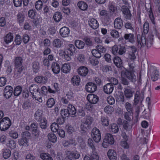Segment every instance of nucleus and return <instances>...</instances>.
Masks as SVG:
<instances>
[{"label": "nucleus", "mask_w": 160, "mask_h": 160, "mask_svg": "<svg viewBox=\"0 0 160 160\" xmlns=\"http://www.w3.org/2000/svg\"><path fill=\"white\" fill-rule=\"evenodd\" d=\"M122 73H121V82L122 84L125 86H128L129 84V82L125 78V76H123Z\"/></svg>", "instance_id": "48"}, {"label": "nucleus", "mask_w": 160, "mask_h": 160, "mask_svg": "<svg viewBox=\"0 0 160 160\" xmlns=\"http://www.w3.org/2000/svg\"><path fill=\"white\" fill-rule=\"evenodd\" d=\"M114 140L112 135L110 133L107 134L103 140L102 145L104 148H107L109 144H113Z\"/></svg>", "instance_id": "2"}, {"label": "nucleus", "mask_w": 160, "mask_h": 160, "mask_svg": "<svg viewBox=\"0 0 160 160\" xmlns=\"http://www.w3.org/2000/svg\"><path fill=\"white\" fill-rule=\"evenodd\" d=\"M75 48L73 45L69 44L67 46L66 49L65 51H68V52L70 53L71 55H73L75 52Z\"/></svg>", "instance_id": "23"}, {"label": "nucleus", "mask_w": 160, "mask_h": 160, "mask_svg": "<svg viewBox=\"0 0 160 160\" xmlns=\"http://www.w3.org/2000/svg\"><path fill=\"white\" fill-rule=\"evenodd\" d=\"M52 69L53 72L56 74L58 73L60 71V68L57 63L53 62L52 64Z\"/></svg>", "instance_id": "19"}, {"label": "nucleus", "mask_w": 160, "mask_h": 160, "mask_svg": "<svg viewBox=\"0 0 160 160\" xmlns=\"http://www.w3.org/2000/svg\"><path fill=\"white\" fill-rule=\"evenodd\" d=\"M134 72L126 70L125 71H122L121 73H122L123 76H125L131 82H134L136 81V76Z\"/></svg>", "instance_id": "3"}, {"label": "nucleus", "mask_w": 160, "mask_h": 160, "mask_svg": "<svg viewBox=\"0 0 160 160\" xmlns=\"http://www.w3.org/2000/svg\"><path fill=\"white\" fill-rule=\"evenodd\" d=\"M114 27L115 28L121 29L123 26L122 21L120 18H118L115 19L114 23Z\"/></svg>", "instance_id": "17"}, {"label": "nucleus", "mask_w": 160, "mask_h": 160, "mask_svg": "<svg viewBox=\"0 0 160 160\" xmlns=\"http://www.w3.org/2000/svg\"><path fill=\"white\" fill-rule=\"evenodd\" d=\"M96 48L100 52L102 53H105L106 50V48L104 47L101 45L97 46Z\"/></svg>", "instance_id": "61"}, {"label": "nucleus", "mask_w": 160, "mask_h": 160, "mask_svg": "<svg viewBox=\"0 0 160 160\" xmlns=\"http://www.w3.org/2000/svg\"><path fill=\"white\" fill-rule=\"evenodd\" d=\"M11 125V121L8 117H5L0 121V130L4 131L7 130Z\"/></svg>", "instance_id": "1"}, {"label": "nucleus", "mask_w": 160, "mask_h": 160, "mask_svg": "<svg viewBox=\"0 0 160 160\" xmlns=\"http://www.w3.org/2000/svg\"><path fill=\"white\" fill-rule=\"evenodd\" d=\"M14 42L16 45H19L22 42V38L18 34H17L15 38Z\"/></svg>", "instance_id": "60"}, {"label": "nucleus", "mask_w": 160, "mask_h": 160, "mask_svg": "<svg viewBox=\"0 0 160 160\" xmlns=\"http://www.w3.org/2000/svg\"><path fill=\"white\" fill-rule=\"evenodd\" d=\"M91 98L92 100H91V108H92V106L91 104H95L98 102L99 98L96 95L93 94L91 93Z\"/></svg>", "instance_id": "37"}, {"label": "nucleus", "mask_w": 160, "mask_h": 160, "mask_svg": "<svg viewBox=\"0 0 160 160\" xmlns=\"http://www.w3.org/2000/svg\"><path fill=\"white\" fill-rule=\"evenodd\" d=\"M13 37L11 33H9L4 38V40L6 43L8 44L13 40Z\"/></svg>", "instance_id": "21"}, {"label": "nucleus", "mask_w": 160, "mask_h": 160, "mask_svg": "<svg viewBox=\"0 0 160 160\" xmlns=\"http://www.w3.org/2000/svg\"><path fill=\"white\" fill-rule=\"evenodd\" d=\"M40 158L43 160H53L50 155L45 153H42L40 154Z\"/></svg>", "instance_id": "35"}, {"label": "nucleus", "mask_w": 160, "mask_h": 160, "mask_svg": "<svg viewBox=\"0 0 160 160\" xmlns=\"http://www.w3.org/2000/svg\"><path fill=\"white\" fill-rule=\"evenodd\" d=\"M48 137L49 140L52 142L55 143L57 141V137L52 132L48 133Z\"/></svg>", "instance_id": "39"}, {"label": "nucleus", "mask_w": 160, "mask_h": 160, "mask_svg": "<svg viewBox=\"0 0 160 160\" xmlns=\"http://www.w3.org/2000/svg\"><path fill=\"white\" fill-rule=\"evenodd\" d=\"M51 129L53 132H57L59 129L58 125L57 123H53L51 125Z\"/></svg>", "instance_id": "51"}, {"label": "nucleus", "mask_w": 160, "mask_h": 160, "mask_svg": "<svg viewBox=\"0 0 160 160\" xmlns=\"http://www.w3.org/2000/svg\"><path fill=\"white\" fill-rule=\"evenodd\" d=\"M18 142L20 145L26 146L27 145L28 140L22 137L18 140Z\"/></svg>", "instance_id": "53"}, {"label": "nucleus", "mask_w": 160, "mask_h": 160, "mask_svg": "<svg viewBox=\"0 0 160 160\" xmlns=\"http://www.w3.org/2000/svg\"><path fill=\"white\" fill-rule=\"evenodd\" d=\"M70 70V66L68 64L65 63L62 65L61 68V71L64 73H67Z\"/></svg>", "instance_id": "38"}, {"label": "nucleus", "mask_w": 160, "mask_h": 160, "mask_svg": "<svg viewBox=\"0 0 160 160\" xmlns=\"http://www.w3.org/2000/svg\"><path fill=\"white\" fill-rule=\"evenodd\" d=\"M42 111L40 110H38L34 114L35 119L37 121L44 118L42 117Z\"/></svg>", "instance_id": "26"}, {"label": "nucleus", "mask_w": 160, "mask_h": 160, "mask_svg": "<svg viewBox=\"0 0 160 160\" xmlns=\"http://www.w3.org/2000/svg\"><path fill=\"white\" fill-rule=\"evenodd\" d=\"M108 157L110 160H116L117 158L116 152L114 150L110 149L107 153Z\"/></svg>", "instance_id": "15"}, {"label": "nucleus", "mask_w": 160, "mask_h": 160, "mask_svg": "<svg viewBox=\"0 0 160 160\" xmlns=\"http://www.w3.org/2000/svg\"><path fill=\"white\" fill-rule=\"evenodd\" d=\"M101 121L104 126H108L109 125V121L107 117H102Z\"/></svg>", "instance_id": "56"}, {"label": "nucleus", "mask_w": 160, "mask_h": 160, "mask_svg": "<svg viewBox=\"0 0 160 160\" xmlns=\"http://www.w3.org/2000/svg\"><path fill=\"white\" fill-rule=\"evenodd\" d=\"M22 63V59L21 57H17L15 60V64L16 68L20 67Z\"/></svg>", "instance_id": "32"}, {"label": "nucleus", "mask_w": 160, "mask_h": 160, "mask_svg": "<svg viewBox=\"0 0 160 160\" xmlns=\"http://www.w3.org/2000/svg\"><path fill=\"white\" fill-rule=\"evenodd\" d=\"M31 103L29 101L27 100L24 102L22 105V108L24 109H27L31 106Z\"/></svg>", "instance_id": "59"}, {"label": "nucleus", "mask_w": 160, "mask_h": 160, "mask_svg": "<svg viewBox=\"0 0 160 160\" xmlns=\"http://www.w3.org/2000/svg\"><path fill=\"white\" fill-rule=\"evenodd\" d=\"M77 5L80 9L83 11L86 10L88 8V5L86 3L82 1L79 2L77 3Z\"/></svg>", "instance_id": "31"}, {"label": "nucleus", "mask_w": 160, "mask_h": 160, "mask_svg": "<svg viewBox=\"0 0 160 160\" xmlns=\"http://www.w3.org/2000/svg\"><path fill=\"white\" fill-rule=\"evenodd\" d=\"M78 71L79 74L82 76H85L88 74V70L85 67L82 66L78 69Z\"/></svg>", "instance_id": "18"}, {"label": "nucleus", "mask_w": 160, "mask_h": 160, "mask_svg": "<svg viewBox=\"0 0 160 160\" xmlns=\"http://www.w3.org/2000/svg\"><path fill=\"white\" fill-rule=\"evenodd\" d=\"M43 3L41 0H39L37 1L35 3V7L38 10H40L42 8Z\"/></svg>", "instance_id": "58"}, {"label": "nucleus", "mask_w": 160, "mask_h": 160, "mask_svg": "<svg viewBox=\"0 0 160 160\" xmlns=\"http://www.w3.org/2000/svg\"><path fill=\"white\" fill-rule=\"evenodd\" d=\"M113 61L114 63L118 67L120 68L122 66V60L119 57H114Z\"/></svg>", "instance_id": "25"}, {"label": "nucleus", "mask_w": 160, "mask_h": 160, "mask_svg": "<svg viewBox=\"0 0 160 160\" xmlns=\"http://www.w3.org/2000/svg\"><path fill=\"white\" fill-rule=\"evenodd\" d=\"M32 67L34 71L37 72L39 68V64L38 62L35 61L32 63Z\"/></svg>", "instance_id": "52"}, {"label": "nucleus", "mask_w": 160, "mask_h": 160, "mask_svg": "<svg viewBox=\"0 0 160 160\" xmlns=\"http://www.w3.org/2000/svg\"><path fill=\"white\" fill-rule=\"evenodd\" d=\"M124 38L125 39L128 40L129 42L132 43L135 42V38L133 34H126L124 35Z\"/></svg>", "instance_id": "29"}, {"label": "nucleus", "mask_w": 160, "mask_h": 160, "mask_svg": "<svg viewBox=\"0 0 160 160\" xmlns=\"http://www.w3.org/2000/svg\"><path fill=\"white\" fill-rule=\"evenodd\" d=\"M39 87L35 84L31 85L29 87L30 92L32 94H34V92L38 91L39 90Z\"/></svg>", "instance_id": "42"}, {"label": "nucleus", "mask_w": 160, "mask_h": 160, "mask_svg": "<svg viewBox=\"0 0 160 160\" xmlns=\"http://www.w3.org/2000/svg\"><path fill=\"white\" fill-rule=\"evenodd\" d=\"M128 54V58L131 60L134 61L136 58L135 53L137 51V48L134 46L129 47L127 48Z\"/></svg>", "instance_id": "7"}, {"label": "nucleus", "mask_w": 160, "mask_h": 160, "mask_svg": "<svg viewBox=\"0 0 160 160\" xmlns=\"http://www.w3.org/2000/svg\"><path fill=\"white\" fill-rule=\"evenodd\" d=\"M159 76V74L158 71L155 70L152 72L151 79L153 81H155L158 79Z\"/></svg>", "instance_id": "45"}, {"label": "nucleus", "mask_w": 160, "mask_h": 160, "mask_svg": "<svg viewBox=\"0 0 160 160\" xmlns=\"http://www.w3.org/2000/svg\"><path fill=\"white\" fill-rule=\"evenodd\" d=\"M34 80L36 82L38 83H45L47 82L46 78L42 76L36 77L35 78Z\"/></svg>", "instance_id": "24"}, {"label": "nucleus", "mask_w": 160, "mask_h": 160, "mask_svg": "<svg viewBox=\"0 0 160 160\" xmlns=\"http://www.w3.org/2000/svg\"><path fill=\"white\" fill-rule=\"evenodd\" d=\"M121 10L124 14L126 19L128 20L130 19L132 15L128 8L125 6H122V7Z\"/></svg>", "instance_id": "12"}, {"label": "nucleus", "mask_w": 160, "mask_h": 160, "mask_svg": "<svg viewBox=\"0 0 160 160\" xmlns=\"http://www.w3.org/2000/svg\"><path fill=\"white\" fill-rule=\"evenodd\" d=\"M134 93V91L129 87H127L124 88V94L127 98L130 99L132 97Z\"/></svg>", "instance_id": "11"}, {"label": "nucleus", "mask_w": 160, "mask_h": 160, "mask_svg": "<svg viewBox=\"0 0 160 160\" xmlns=\"http://www.w3.org/2000/svg\"><path fill=\"white\" fill-rule=\"evenodd\" d=\"M98 26V24L96 20L94 18L91 19V28L92 29H95Z\"/></svg>", "instance_id": "41"}, {"label": "nucleus", "mask_w": 160, "mask_h": 160, "mask_svg": "<svg viewBox=\"0 0 160 160\" xmlns=\"http://www.w3.org/2000/svg\"><path fill=\"white\" fill-rule=\"evenodd\" d=\"M17 70L15 72L14 77L16 78H18L22 76L24 74V68L22 66L19 68H17Z\"/></svg>", "instance_id": "14"}, {"label": "nucleus", "mask_w": 160, "mask_h": 160, "mask_svg": "<svg viewBox=\"0 0 160 160\" xmlns=\"http://www.w3.org/2000/svg\"><path fill=\"white\" fill-rule=\"evenodd\" d=\"M11 155V152L8 149H5L3 153V157L5 159L9 158Z\"/></svg>", "instance_id": "49"}, {"label": "nucleus", "mask_w": 160, "mask_h": 160, "mask_svg": "<svg viewBox=\"0 0 160 160\" xmlns=\"http://www.w3.org/2000/svg\"><path fill=\"white\" fill-rule=\"evenodd\" d=\"M144 98V91H142L140 92L139 91H137L135 95L134 104L136 105L139 101L142 102Z\"/></svg>", "instance_id": "6"}, {"label": "nucleus", "mask_w": 160, "mask_h": 160, "mask_svg": "<svg viewBox=\"0 0 160 160\" xmlns=\"http://www.w3.org/2000/svg\"><path fill=\"white\" fill-rule=\"evenodd\" d=\"M103 90L105 93L110 94L113 90V86L111 83H107L103 87Z\"/></svg>", "instance_id": "13"}, {"label": "nucleus", "mask_w": 160, "mask_h": 160, "mask_svg": "<svg viewBox=\"0 0 160 160\" xmlns=\"http://www.w3.org/2000/svg\"><path fill=\"white\" fill-rule=\"evenodd\" d=\"M125 107L128 112H133V107L131 104L127 102L125 104Z\"/></svg>", "instance_id": "57"}, {"label": "nucleus", "mask_w": 160, "mask_h": 160, "mask_svg": "<svg viewBox=\"0 0 160 160\" xmlns=\"http://www.w3.org/2000/svg\"><path fill=\"white\" fill-rule=\"evenodd\" d=\"M52 43L55 47L59 48L62 45L63 42L60 39H56L53 40Z\"/></svg>", "instance_id": "34"}, {"label": "nucleus", "mask_w": 160, "mask_h": 160, "mask_svg": "<svg viewBox=\"0 0 160 160\" xmlns=\"http://www.w3.org/2000/svg\"><path fill=\"white\" fill-rule=\"evenodd\" d=\"M9 134L10 137L15 139L17 138L18 136V133L13 130L10 131Z\"/></svg>", "instance_id": "63"}, {"label": "nucleus", "mask_w": 160, "mask_h": 160, "mask_svg": "<svg viewBox=\"0 0 160 160\" xmlns=\"http://www.w3.org/2000/svg\"><path fill=\"white\" fill-rule=\"evenodd\" d=\"M31 136V133L28 131L24 132L22 133V137L28 140Z\"/></svg>", "instance_id": "64"}, {"label": "nucleus", "mask_w": 160, "mask_h": 160, "mask_svg": "<svg viewBox=\"0 0 160 160\" xmlns=\"http://www.w3.org/2000/svg\"><path fill=\"white\" fill-rule=\"evenodd\" d=\"M98 152L93 144L91 142V160H99Z\"/></svg>", "instance_id": "8"}, {"label": "nucleus", "mask_w": 160, "mask_h": 160, "mask_svg": "<svg viewBox=\"0 0 160 160\" xmlns=\"http://www.w3.org/2000/svg\"><path fill=\"white\" fill-rule=\"evenodd\" d=\"M90 117H88L85 122L82 123L80 127V131L81 133L87 132L90 129Z\"/></svg>", "instance_id": "4"}, {"label": "nucleus", "mask_w": 160, "mask_h": 160, "mask_svg": "<svg viewBox=\"0 0 160 160\" xmlns=\"http://www.w3.org/2000/svg\"><path fill=\"white\" fill-rule=\"evenodd\" d=\"M22 91V88L19 86H18L15 88L13 94L15 96H18L21 93Z\"/></svg>", "instance_id": "55"}, {"label": "nucleus", "mask_w": 160, "mask_h": 160, "mask_svg": "<svg viewBox=\"0 0 160 160\" xmlns=\"http://www.w3.org/2000/svg\"><path fill=\"white\" fill-rule=\"evenodd\" d=\"M112 131L113 133H116L119 131V128L117 125L116 124H112L111 126Z\"/></svg>", "instance_id": "62"}, {"label": "nucleus", "mask_w": 160, "mask_h": 160, "mask_svg": "<svg viewBox=\"0 0 160 160\" xmlns=\"http://www.w3.org/2000/svg\"><path fill=\"white\" fill-rule=\"evenodd\" d=\"M55 101L53 98H51L47 100L46 105L48 108H52L55 104Z\"/></svg>", "instance_id": "43"}, {"label": "nucleus", "mask_w": 160, "mask_h": 160, "mask_svg": "<svg viewBox=\"0 0 160 160\" xmlns=\"http://www.w3.org/2000/svg\"><path fill=\"white\" fill-rule=\"evenodd\" d=\"M61 114L62 117H68L70 116L68 109H63L61 111Z\"/></svg>", "instance_id": "54"}, {"label": "nucleus", "mask_w": 160, "mask_h": 160, "mask_svg": "<svg viewBox=\"0 0 160 160\" xmlns=\"http://www.w3.org/2000/svg\"><path fill=\"white\" fill-rule=\"evenodd\" d=\"M60 35L63 37H67L69 33V29L66 27L61 28L60 30Z\"/></svg>", "instance_id": "16"}, {"label": "nucleus", "mask_w": 160, "mask_h": 160, "mask_svg": "<svg viewBox=\"0 0 160 160\" xmlns=\"http://www.w3.org/2000/svg\"><path fill=\"white\" fill-rule=\"evenodd\" d=\"M53 87L54 89H52L50 87H48V90L50 93L54 94L59 91V87L58 83H55L53 85Z\"/></svg>", "instance_id": "27"}, {"label": "nucleus", "mask_w": 160, "mask_h": 160, "mask_svg": "<svg viewBox=\"0 0 160 160\" xmlns=\"http://www.w3.org/2000/svg\"><path fill=\"white\" fill-rule=\"evenodd\" d=\"M53 18L55 22H59L62 18V16L60 12H57L55 13Z\"/></svg>", "instance_id": "40"}, {"label": "nucleus", "mask_w": 160, "mask_h": 160, "mask_svg": "<svg viewBox=\"0 0 160 160\" xmlns=\"http://www.w3.org/2000/svg\"><path fill=\"white\" fill-rule=\"evenodd\" d=\"M68 110L70 115H75L76 113V110L75 107L72 104H69L68 107Z\"/></svg>", "instance_id": "30"}, {"label": "nucleus", "mask_w": 160, "mask_h": 160, "mask_svg": "<svg viewBox=\"0 0 160 160\" xmlns=\"http://www.w3.org/2000/svg\"><path fill=\"white\" fill-rule=\"evenodd\" d=\"M65 153L66 155H68L72 159H78L80 156L79 153L77 151L70 152L66 150L65 151Z\"/></svg>", "instance_id": "10"}, {"label": "nucleus", "mask_w": 160, "mask_h": 160, "mask_svg": "<svg viewBox=\"0 0 160 160\" xmlns=\"http://www.w3.org/2000/svg\"><path fill=\"white\" fill-rule=\"evenodd\" d=\"M133 112H125L124 115V118L126 120L130 121L133 118Z\"/></svg>", "instance_id": "44"}, {"label": "nucleus", "mask_w": 160, "mask_h": 160, "mask_svg": "<svg viewBox=\"0 0 160 160\" xmlns=\"http://www.w3.org/2000/svg\"><path fill=\"white\" fill-rule=\"evenodd\" d=\"M37 122H38L40 127L42 129H45L47 128V120L45 118L41 119L40 121H38Z\"/></svg>", "instance_id": "28"}, {"label": "nucleus", "mask_w": 160, "mask_h": 160, "mask_svg": "<svg viewBox=\"0 0 160 160\" xmlns=\"http://www.w3.org/2000/svg\"><path fill=\"white\" fill-rule=\"evenodd\" d=\"M71 81L74 86H78L80 82V78L78 76H74L72 78Z\"/></svg>", "instance_id": "22"}, {"label": "nucleus", "mask_w": 160, "mask_h": 160, "mask_svg": "<svg viewBox=\"0 0 160 160\" xmlns=\"http://www.w3.org/2000/svg\"><path fill=\"white\" fill-rule=\"evenodd\" d=\"M24 15L21 12H19L17 15L18 22L19 24L22 23L24 20Z\"/></svg>", "instance_id": "33"}, {"label": "nucleus", "mask_w": 160, "mask_h": 160, "mask_svg": "<svg viewBox=\"0 0 160 160\" xmlns=\"http://www.w3.org/2000/svg\"><path fill=\"white\" fill-rule=\"evenodd\" d=\"M4 91V96L7 99H8L12 95L13 89L10 86H7L5 88Z\"/></svg>", "instance_id": "9"}, {"label": "nucleus", "mask_w": 160, "mask_h": 160, "mask_svg": "<svg viewBox=\"0 0 160 160\" xmlns=\"http://www.w3.org/2000/svg\"><path fill=\"white\" fill-rule=\"evenodd\" d=\"M91 136L93 141L96 142H98L101 139L99 129L96 128H93L92 131Z\"/></svg>", "instance_id": "5"}, {"label": "nucleus", "mask_w": 160, "mask_h": 160, "mask_svg": "<svg viewBox=\"0 0 160 160\" xmlns=\"http://www.w3.org/2000/svg\"><path fill=\"white\" fill-rule=\"evenodd\" d=\"M153 35L152 34L148 35L147 39V46L150 47L153 41Z\"/></svg>", "instance_id": "47"}, {"label": "nucleus", "mask_w": 160, "mask_h": 160, "mask_svg": "<svg viewBox=\"0 0 160 160\" xmlns=\"http://www.w3.org/2000/svg\"><path fill=\"white\" fill-rule=\"evenodd\" d=\"M33 93L31 94L32 95V98H35V100L40 102H42V95L41 94L40 92H39V90L34 92Z\"/></svg>", "instance_id": "20"}, {"label": "nucleus", "mask_w": 160, "mask_h": 160, "mask_svg": "<svg viewBox=\"0 0 160 160\" xmlns=\"http://www.w3.org/2000/svg\"><path fill=\"white\" fill-rule=\"evenodd\" d=\"M75 44L76 47L79 49L83 48L85 45L84 42L79 40L75 41Z\"/></svg>", "instance_id": "36"}, {"label": "nucleus", "mask_w": 160, "mask_h": 160, "mask_svg": "<svg viewBox=\"0 0 160 160\" xmlns=\"http://www.w3.org/2000/svg\"><path fill=\"white\" fill-rule=\"evenodd\" d=\"M126 49L125 46L119 45L118 47V53L119 55H122L125 53Z\"/></svg>", "instance_id": "50"}, {"label": "nucleus", "mask_w": 160, "mask_h": 160, "mask_svg": "<svg viewBox=\"0 0 160 160\" xmlns=\"http://www.w3.org/2000/svg\"><path fill=\"white\" fill-rule=\"evenodd\" d=\"M138 46L139 48H141L142 46H144L146 45H147V39L146 37L144 36H142L141 38V43L140 42V44L138 42Z\"/></svg>", "instance_id": "46"}]
</instances>
